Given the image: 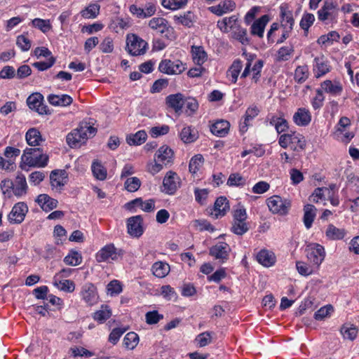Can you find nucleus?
Instances as JSON below:
<instances>
[{"mask_svg": "<svg viewBox=\"0 0 359 359\" xmlns=\"http://www.w3.org/2000/svg\"><path fill=\"white\" fill-rule=\"evenodd\" d=\"M330 71V66L327 60L323 56L314 59L313 72L316 77L322 76Z\"/></svg>", "mask_w": 359, "mask_h": 359, "instance_id": "obj_21", "label": "nucleus"}, {"mask_svg": "<svg viewBox=\"0 0 359 359\" xmlns=\"http://www.w3.org/2000/svg\"><path fill=\"white\" fill-rule=\"evenodd\" d=\"M231 38L239 41L243 45H248L250 43V39L248 36L247 29L238 27L233 29L231 33Z\"/></svg>", "mask_w": 359, "mask_h": 359, "instance_id": "obj_40", "label": "nucleus"}, {"mask_svg": "<svg viewBox=\"0 0 359 359\" xmlns=\"http://www.w3.org/2000/svg\"><path fill=\"white\" fill-rule=\"evenodd\" d=\"M128 206L134 205L140 207L143 211L147 212H152L155 210V200L149 199L142 201L141 198H135L127 204Z\"/></svg>", "mask_w": 359, "mask_h": 359, "instance_id": "obj_32", "label": "nucleus"}, {"mask_svg": "<svg viewBox=\"0 0 359 359\" xmlns=\"http://www.w3.org/2000/svg\"><path fill=\"white\" fill-rule=\"evenodd\" d=\"M163 318V315L161 314L156 310L148 311L145 314V321L148 325L157 324Z\"/></svg>", "mask_w": 359, "mask_h": 359, "instance_id": "obj_59", "label": "nucleus"}, {"mask_svg": "<svg viewBox=\"0 0 359 359\" xmlns=\"http://www.w3.org/2000/svg\"><path fill=\"white\" fill-rule=\"evenodd\" d=\"M308 262L318 269L325 257L324 248L319 244H311L306 250Z\"/></svg>", "mask_w": 359, "mask_h": 359, "instance_id": "obj_7", "label": "nucleus"}, {"mask_svg": "<svg viewBox=\"0 0 359 359\" xmlns=\"http://www.w3.org/2000/svg\"><path fill=\"white\" fill-rule=\"evenodd\" d=\"M96 131V128L90 123L83 121L76 129L67 135V142L71 147H80L86 140L93 137Z\"/></svg>", "mask_w": 359, "mask_h": 359, "instance_id": "obj_1", "label": "nucleus"}, {"mask_svg": "<svg viewBox=\"0 0 359 359\" xmlns=\"http://www.w3.org/2000/svg\"><path fill=\"white\" fill-rule=\"evenodd\" d=\"M266 204L269 210L273 214L281 216L286 215L291 208V201L290 200L283 198L276 195L269 198L266 200Z\"/></svg>", "mask_w": 359, "mask_h": 359, "instance_id": "obj_6", "label": "nucleus"}, {"mask_svg": "<svg viewBox=\"0 0 359 359\" xmlns=\"http://www.w3.org/2000/svg\"><path fill=\"white\" fill-rule=\"evenodd\" d=\"M249 230L248 224L246 221H243L241 222H233L231 231L236 235L242 236L245 233Z\"/></svg>", "mask_w": 359, "mask_h": 359, "instance_id": "obj_62", "label": "nucleus"}, {"mask_svg": "<svg viewBox=\"0 0 359 359\" xmlns=\"http://www.w3.org/2000/svg\"><path fill=\"white\" fill-rule=\"evenodd\" d=\"M230 124L227 121L219 120L212 125L210 130L212 134L218 137H224L228 134Z\"/></svg>", "mask_w": 359, "mask_h": 359, "instance_id": "obj_31", "label": "nucleus"}, {"mask_svg": "<svg viewBox=\"0 0 359 359\" xmlns=\"http://www.w3.org/2000/svg\"><path fill=\"white\" fill-rule=\"evenodd\" d=\"M91 170L93 176L97 180L103 181L107 178V169L98 160L93 161L91 165Z\"/></svg>", "mask_w": 359, "mask_h": 359, "instance_id": "obj_37", "label": "nucleus"}, {"mask_svg": "<svg viewBox=\"0 0 359 359\" xmlns=\"http://www.w3.org/2000/svg\"><path fill=\"white\" fill-rule=\"evenodd\" d=\"M229 204L227 198L220 196L215 202L214 208L211 210L210 215L217 219L224 216L229 210Z\"/></svg>", "mask_w": 359, "mask_h": 359, "instance_id": "obj_16", "label": "nucleus"}, {"mask_svg": "<svg viewBox=\"0 0 359 359\" xmlns=\"http://www.w3.org/2000/svg\"><path fill=\"white\" fill-rule=\"evenodd\" d=\"M107 290V294L110 296H116L122 292L123 285L119 280H113L108 283Z\"/></svg>", "mask_w": 359, "mask_h": 359, "instance_id": "obj_54", "label": "nucleus"}, {"mask_svg": "<svg viewBox=\"0 0 359 359\" xmlns=\"http://www.w3.org/2000/svg\"><path fill=\"white\" fill-rule=\"evenodd\" d=\"M236 8V3L232 0H224L216 6L208 8V10L217 16L233 11Z\"/></svg>", "mask_w": 359, "mask_h": 359, "instance_id": "obj_17", "label": "nucleus"}, {"mask_svg": "<svg viewBox=\"0 0 359 359\" xmlns=\"http://www.w3.org/2000/svg\"><path fill=\"white\" fill-rule=\"evenodd\" d=\"M257 262L266 267L271 266L276 262V257L272 252L262 250L257 255Z\"/></svg>", "mask_w": 359, "mask_h": 359, "instance_id": "obj_30", "label": "nucleus"}, {"mask_svg": "<svg viewBox=\"0 0 359 359\" xmlns=\"http://www.w3.org/2000/svg\"><path fill=\"white\" fill-rule=\"evenodd\" d=\"M148 26L168 40L172 41L176 38V34L173 27L170 25L168 21L163 18L154 17L151 18L149 21Z\"/></svg>", "mask_w": 359, "mask_h": 359, "instance_id": "obj_5", "label": "nucleus"}, {"mask_svg": "<svg viewBox=\"0 0 359 359\" xmlns=\"http://www.w3.org/2000/svg\"><path fill=\"white\" fill-rule=\"evenodd\" d=\"M238 17L235 15L224 18L217 22V26L221 32L228 33L233 31L240 25H238Z\"/></svg>", "mask_w": 359, "mask_h": 359, "instance_id": "obj_19", "label": "nucleus"}, {"mask_svg": "<svg viewBox=\"0 0 359 359\" xmlns=\"http://www.w3.org/2000/svg\"><path fill=\"white\" fill-rule=\"evenodd\" d=\"M296 268L299 274L304 276H310L318 271V269L310 262L298 261L296 262Z\"/></svg>", "mask_w": 359, "mask_h": 359, "instance_id": "obj_35", "label": "nucleus"}, {"mask_svg": "<svg viewBox=\"0 0 359 359\" xmlns=\"http://www.w3.org/2000/svg\"><path fill=\"white\" fill-rule=\"evenodd\" d=\"M148 49V43L135 34H128L126 36V51L132 56L144 55Z\"/></svg>", "mask_w": 359, "mask_h": 359, "instance_id": "obj_4", "label": "nucleus"}, {"mask_svg": "<svg viewBox=\"0 0 359 359\" xmlns=\"http://www.w3.org/2000/svg\"><path fill=\"white\" fill-rule=\"evenodd\" d=\"M64 262L69 266H78L82 262V256L77 251H71L65 258Z\"/></svg>", "mask_w": 359, "mask_h": 359, "instance_id": "obj_50", "label": "nucleus"}, {"mask_svg": "<svg viewBox=\"0 0 359 359\" xmlns=\"http://www.w3.org/2000/svg\"><path fill=\"white\" fill-rule=\"evenodd\" d=\"M339 34L335 32L332 31L326 35H322L317 41L319 44L325 45L327 43H332L333 41H337L339 39Z\"/></svg>", "mask_w": 359, "mask_h": 359, "instance_id": "obj_61", "label": "nucleus"}, {"mask_svg": "<svg viewBox=\"0 0 359 359\" xmlns=\"http://www.w3.org/2000/svg\"><path fill=\"white\" fill-rule=\"evenodd\" d=\"M27 212L28 207L27 204L24 202H18L13 207L8 215V219L11 224H20L24 221Z\"/></svg>", "mask_w": 359, "mask_h": 359, "instance_id": "obj_11", "label": "nucleus"}, {"mask_svg": "<svg viewBox=\"0 0 359 359\" xmlns=\"http://www.w3.org/2000/svg\"><path fill=\"white\" fill-rule=\"evenodd\" d=\"M341 333L345 339L353 340L358 334V330L353 325H344L341 328Z\"/></svg>", "mask_w": 359, "mask_h": 359, "instance_id": "obj_57", "label": "nucleus"}, {"mask_svg": "<svg viewBox=\"0 0 359 359\" xmlns=\"http://www.w3.org/2000/svg\"><path fill=\"white\" fill-rule=\"evenodd\" d=\"M176 172L169 171L165 176L163 181L162 191L167 194H173L177 190L176 183L175 182V176Z\"/></svg>", "mask_w": 359, "mask_h": 359, "instance_id": "obj_25", "label": "nucleus"}, {"mask_svg": "<svg viewBox=\"0 0 359 359\" xmlns=\"http://www.w3.org/2000/svg\"><path fill=\"white\" fill-rule=\"evenodd\" d=\"M170 266L166 262H156L151 267L153 274L159 278L165 277L170 272Z\"/></svg>", "mask_w": 359, "mask_h": 359, "instance_id": "obj_34", "label": "nucleus"}, {"mask_svg": "<svg viewBox=\"0 0 359 359\" xmlns=\"http://www.w3.org/2000/svg\"><path fill=\"white\" fill-rule=\"evenodd\" d=\"M243 68L242 62L240 60H236L227 71V76L232 83L237 81L238 75Z\"/></svg>", "mask_w": 359, "mask_h": 359, "instance_id": "obj_41", "label": "nucleus"}, {"mask_svg": "<svg viewBox=\"0 0 359 359\" xmlns=\"http://www.w3.org/2000/svg\"><path fill=\"white\" fill-rule=\"evenodd\" d=\"M100 6L97 4H92L81 11V15L86 19H94L100 13Z\"/></svg>", "mask_w": 359, "mask_h": 359, "instance_id": "obj_47", "label": "nucleus"}, {"mask_svg": "<svg viewBox=\"0 0 359 359\" xmlns=\"http://www.w3.org/2000/svg\"><path fill=\"white\" fill-rule=\"evenodd\" d=\"M143 219L140 215L131 217L127 220L128 233L133 237L138 238L143 234Z\"/></svg>", "mask_w": 359, "mask_h": 359, "instance_id": "obj_14", "label": "nucleus"}, {"mask_svg": "<svg viewBox=\"0 0 359 359\" xmlns=\"http://www.w3.org/2000/svg\"><path fill=\"white\" fill-rule=\"evenodd\" d=\"M346 235L344 229L337 228L332 224H330L325 231V236L329 240L337 241L343 239Z\"/></svg>", "mask_w": 359, "mask_h": 359, "instance_id": "obj_29", "label": "nucleus"}, {"mask_svg": "<svg viewBox=\"0 0 359 359\" xmlns=\"http://www.w3.org/2000/svg\"><path fill=\"white\" fill-rule=\"evenodd\" d=\"M293 121L299 126H306L311 121V113L306 108H299L294 114Z\"/></svg>", "mask_w": 359, "mask_h": 359, "instance_id": "obj_24", "label": "nucleus"}, {"mask_svg": "<svg viewBox=\"0 0 359 359\" xmlns=\"http://www.w3.org/2000/svg\"><path fill=\"white\" fill-rule=\"evenodd\" d=\"M111 316V311L107 305H102L101 309L93 314V319L99 323H104Z\"/></svg>", "mask_w": 359, "mask_h": 359, "instance_id": "obj_45", "label": "nucleus"}, {"mask_svg": "<svg viewBox=\"0 0 359 359\" xmlns=\"http://www.w3.org/2000/svg\"><path fill=\"white\" fill-rule=\"evenodd\" d=\"M43 102V97L39 93L30 95L27 99V104L31 109L35 110L39 114H50L48 107Z\"/></svg>", "mask_w": 359, "mask_h": 359, "instance_id": "obj_12", "label": "nucleus"}, {"mask_svg": "<svg viewBox=\"0 0 359 359\" xmlns=\"http://www.w3.org/2000/svg\"><path fill=\"white\" fill-rule=\"evenodd\" d=\"M316 207L311 204H306L304 207L303 222L307 229H309L312 226L316 216Z\"/></svg>", "mask_w": 359, "mask_h": 359, "instance_id": "obj_28", "label": "nucleus"}, {"mask_svg": "<svg viewBox=\"0 0 359 359\" xmlns=\"http://www.w3.org/2000/svg\"><path fill=\"white\" fill-rule=\"evenodd\" d=\"M25 139L29 145L34 147L40 145V143L43 141L40 132L34 128L27 130Z\"/></svg>", "mask_w": 359, "mask_h": 359, "instance_id": "obj_36", "label": "nucleus"}, {"mask_svg": "<svg viewBox=\"0 0 359 359\" xmlns=\"http://www.w3.org/2000/svg\"><path fill=\"white\" fill-rule=\"evenodd\" d=\"M139 341L138 334L134 332H130L123 338V345L126 348L133 350L137 346Z\"/></svg>", "mask_w": 359, "mask_h": 359, "instance_id": "obj_46", "label": "nucleus"}, {"mask_svg": "<svg viewBox=\"0 0 359 359\" xmlns=\"http://www.w3.org/2000/svg\"><path fill=\"white\" fill-rule=\"evenodd\" d=\"M338 15V10L337 5L332 1H325L323 6L318 11V18L320 21L336 20Z\"/></svg>", "mask_w": 359, "mask_h": 359, "instance_id": "obj_9", "label": "nucleus"}, {"mask_svg": "<svg viewBox=\"0 0 359 359\" xmlns=\"http://www.w3.org/2000/svg\"><path fill=\"white\" fill-rule=\"evenodd\" d=\"M259 114V109L257 107H249L247 109L244 121L240 123V130L245 133L248 130V127L250 125V121L256 117Z\"/></svg>", "mask_w": 359, "mask_h": 359, "instance_id": "obj_33", "label": "nucleus"}, {"mask_svg": "<svg viewBox=\"0 0 359 359\" xmlns=\"http://www.w3.org/2000/svg\"><path fill=\"white\" fill-rule=\"evenodd\" d=\"M321 88L327 93H330L333 95H339L342 91V86L337 81H332L330 80H326L321 83Z\"/></svg>", "mask_w": 359, "mask_h": 359, "instance_id": "obj_39", "label": "nucleus"}, {"mask_svg": "<svg viewBox=\"0 0 359 359\" xmlns=\"http://www.w3.org/2000/svg\"><path fill=\"white\" fill-rule=\"evenodd\" d=\"M82 299L89 306L97 302L98 294L96 287L91 283L84 284L80 292Z\"/></svg>", "mask_w": 359, "mask_h": 359, "instance_id": "obj_13", "label": "nucleus"}, {"mask_svg": "<svg viewBox=\"0 0 359 359\" xmlns=\"http://www.w3.org/2000/svg\"><path fill=\"white\" fill-rule=\"evenodd\" d=\"M156 294L163 296V297L167 301L176 299L177 297V294L175 291L174 288H172L170 285H168L161 286L160 287V290L158 291Z\"/></svg>", "mask_w": 359, "mask_h": 359, "instance_id": "obj_51", "label": "nucleus"}, {"mask_svg": "<svg viewBox=\"0 0 359 359\" xmlns=\"http://www.w3.org/2000/svg\"><path fill=\"white\" fill-rule=\"evenodd\" d=\"M27 184L25 176L20 173L17 175L13 182V194L18 197H20L27 193Z\"/></svg>", "mask_w": 359, "mask_h": 359, "instance_id": "obj_27", "label": "nucleus"}, {"mask_svg": "<svg viewBox=\"0 0 359 359\" xmlns=\"http://www.w3.org/2000/svg\"><path fill=\"white\" fill-rule=\"evenodd\" d=\"M198 138V134L196 130L191 127L184 128L181 132V140L186 144L195 142Z\"/></svg>", "mask_w": 359, "mask_h": 359, "instance_id": "obj_42", "label": "nucleus"}, {"mask_svg": "<svg viewBox=\"0 0 359 359\" xmlns=\"http://www.w3.org/2000/svg\"><path fill=\"white\" fill-rule=\"evenodd\" d=\"M233 222H241L243 221H246L247 212L245 208L243 205H238L236 208L233 210Z\"/></svg>", "mask_w": 359, "mask_h": 359, "instance_id": "obj_63", "label": "nucleus"}, {"mask_svg": "<svg viewBox=\"0 0 359 359\" xmlns=\"http://www.w3.org/2000/svg\"><path fill=\"white\" fill-rule=\"evenodd\" d=\"M294 46L292 45L283 46L277 52V61H287L294 53Z\"/></svg>", "mask_w": 359, "mask_h": 359, "instance_id": "obj_49", "label": "nucleus"}, {"mask_svg": "<svg viewBox=\"0 0 359 359\" xmlns=\"http://www.w3.org/2000/svg\"><path fill=\"white\" fill-rule=\"evenodd\" d=\"M246 184V179L239 173H232L229 175L226 184L229 187H243Z\"/></svg>", "mask_w": 359, "mask_h": 359, "instance_id": "obj_53", "label": "nucleus"}, {"mask_svg": "<svg viewBox=\"0 0 359 359\" xmlns=\"http://www.w3.org/2000/svg\"><path fill=\"white\" fill-rule=\"evenodd\" d=\"M141 182L136 177H128L124 183L125 189L129 192H135L139 189Z\"/></svg>", "mask_w": 359, "mask_h": 359, "instance_id": "obj_56", "label": "nucleus"}, {"mask_svg": "<svg viewBox=\"0 0 359 359\" xmlns=\"http://www.w3.org/2000/svg\"><path fill=\"white\" fill-rule=\"evenodd\" d=\"M147 137V134L144 130H139L135 134L127 137V143L130 145H140L143 144Z\"/></svg>", "mask_w": 359, "mask_h": 359, "instance_id": "obj_43", "label": "nucleus"}, {"mask_svg": "<svg viewBox=\"0 0 359 359\" xmlns=\"http://www.w3.org/2000/svg\"><path fill=\"white\" fill-rule=\"evenodd\" d=\"M178 67V65H175L171 60H164L160 62L158 69L162 73L172 75L175 74Z\"/></svg>", "mask_w": 359, "mask_h": 359, "instance_id": "obj_48", "label": "nucleus"}, {"mask_svg": "<svg viewBox=\"0 0 359 359\" xmlns=\"http://www.w3.org/2000/svg\"><path fill=\"white\" fill-rule=\"evenodd\" d=\"M269 21V17L264 15L255 20L250 27V34L253 36H257L259 38L264 36L265 27Z\"/></svg>", "mask_w": 359, "mask_h": 359, "instance_id": "obj_22", "label": "nucleus"}, {"mask_svg": "<svg viewBox=\"0 0 359 359\" xmlns=\"http://www.w3.org/2000/svg\"><path fill=\"white\" fill-rule=\"evenodd\" d=\"M192 59L195 64L201 66L208 59V55L201 46H192Z\"/></svg>", "mask_w": 359, "mask_h": 359, "instance_id": "obj_38", "label": "nucleus"}, {"mask_svg": "<svg viewBox=\"0 0 359 359\" xmlns=\"http://www.w3.org/2000/svg\"><path fill=\"white\" fill-rule=\"evenodd\" d=\"M231 248L225 242H217L210 249V255L221 263L229 259Z\"/></svg>", "mask_w": 359, "mask_h": 359, "instance_id": "obj_10", "label": "nucleus"}, {"mask_svg": "<svg viewBox=\"0 0 359 359\" xmlns=\"http://www.w3.org/2000/svg\"><path fill=\"white\" fill-rule=\"evenodd\" d=\"M155 157L158 158L165 165L172 163L173 158V151L168 146L163 145L161 147L155 154Z\"/></svg>", "mask_w": 359, "mask_h": 359, "instance_id": "obj_26", "label": "nucleus"}, {"mask_svg": "<svg viewBox=\"0 0 359 359\" xmlns=\"http://www.w3.org/2000/svg\"><path fill=\"white\" fill-rule=\"evenodd\" d=\"M48 161V156L43 154L40 148H26L21 156L20 168L23 170L26 166L43 168Z\"/></svg>", "mask_w": 359, "mask_h": 359, "instance_id": "obj_2", "label": "nucleus"}, {"mask_svg": "<svg viewBox=\"0 0 359 359\" xmlns=\"http://www.w3.org/2000/svg\"><path fill=\"white\" fill-rule=\"evenodd\" d=\"M32 24L34 27L39 29L43 33L48 32L51 28L49 20H46L41 18L34 19L32 21Z\"/></svg>", "mask_w": 359, "mask_h": 359, "instance_id": "obj_64", "label": "nucleus"}, {"mask_svg": "<svg viewBox=\"0 0 359 359\" xmlns=\"http://www.w3.org/2000/svg\"><path fill=\"white\" fill-rule=\"evenodd\" d=\"M330 194V190L327 187L316 188L309 198L313 203H318L320 201L325 200V194Z\"/></svg>", "mask_w": 359, "mask_h": 359, "instance_id": "obj_52", "label": "nucleus"}, {"mask_svg": "<svg viewBox=\"0 0 359 359\" xmlns=\"http://www.w3.org/2000/svg\"><path fill=\"white\" fill-rule=\"evenodd\" d=\"M278 144L282 148L290 147L291 150L299 152L305 149L306 140L302 134L291 132L281 135L278 138Z\"/></svg>", "mask_w": 359, "mask_h": 359, "instance_id": "obj_3", "label": "nucleus"}, {"mask_svg": "<svg viewBox=\"0 0 359 359\" xmlns=\"http://www.w3.org/2000/svg\"><path fill=\"white\" fill-rule=\"evenodd\" d=\"M309 77V68L307 66H298L294 72V79L298 83H303Z\"/></svg>", "mask_w": 359, "mask_h": 359, "instance_id": "obj_55", "label": "nucleus"}, {"mask_svg": "<svg viewBox=\"0 0 359 359\" xmlns=\"http://www.w3.org/2000/svg\"><path fill=\"white\" fill-rule=\"evenodd\" d=\"M47 100L53 106L62 107L69 106L73 102L72 97L67 94H50Z\"/></svg>", "mask_w": 359, "mask_h": 359, "instance_id": "obj_20", "label": "nucleus"}, {"mask_svg": "<svg viewBox=\"0 0 359 359\" xmlns=\"http://www.w3.org/2000/svg\"><path fill=\"white\" fill-rule=\"evenodd\" d=\"M120 256L114 244H108L102 248L95 255L97 262H111L116 261Z\"/></svg>", "mask_w": 359, "mask_h": 359, "instance_id": "obj_8", "label": "nucleus"}, {"mask_svg": "<svg viewBox=\"0 0 359 359\" xmlns=\"http://www.w3.org/2000/svg\"><path fill=\"white\" fill-rule=\"evenodd\" d=\"M271 125L274 126L278 133H281L286 131L288 128L287 121L280 116H271L269 119Z\"/></svg>", "mask_w": 359, "mask_h": 359, "instance_id": "obj_44", "label": "nucleus"}, {"mask_svg": "<svg viewBox=\"0 0 359 359\" xmlns=\"http://www.w3.org/2000/svg\"><path fill=\"white\" fill-rule=\"evenodd\" d=\"M198 109V103L195 98L187 97L183 99L181 97V113L188 116L194 114Z\"/></svg>", "mask_w": 359, "mask_h": 359, "instance_id": "obj_23", "label": "nucleus"}, {"mask_svg": "<svg viewBox=\"0 0 359 359\" xmlns=\"http://www.w3.org/2000/svg\"><path fill=\"white\" fill-rule=\"evenodd\" d=\"M50 184L53 189L61 190L67 183L68 175L65 170H56L50 175Z\"/></svg>", "mask_w": 359, "mask_h": 359, "instance_id": "obj_15", "label": "nucleus"}, {"mask_svg": "<svg viewBox=\"0 0 359 359\" xmlns=\"http://www.w3.org/2000/svg\"><path fill=\"white\" fill-rule=\"evenodd\" d=\"M35 201L45 212H50L57 208L58 203L56 199L51 198L46 194L39 195Z\"/></svg>", "mask_w": 359, "mask_h": 359, "instance_id": "obj_18", "label": "nucleus"}, {"mask_svg": "<svg viewBox=\"0 0 359 359\" xmlns=\"http://www.w3.org/2000/svg\"><path fill=\"white\" fill-rule=\"evenodd\" d=\"M166 105L172 109L175 112L180 111V93L170 95L166 97Z\"/></svg>", "mask_w": 359, "mask_h": 359, "instance_id": "obj_60", "label": "nucleus"}, {"mask_svg": "<svg viewBox=\"0 0 359 359\" xmlns=\"http://www.w3.org/2000/svg\"><path fill=\"white\" fill-rule=\"evenodd\" d=\"M203 160V157L201 154L194 156L189 162V168L190 172L193 174L196 173L202 166Z\"/></svg>", "mask_w": 359, "mask_h": 359, "instance_id": "obj_58", "label": "nucleus"}]
</instances>
